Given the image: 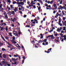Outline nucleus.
I'll return each mask as SVG.
<instances>
[{
	"instance_id": "ddd939ff",
	"label": "nucleus",
	"mask_w": 66,
	"mask_h": 66,
	"mask_svg": "<svg viewBox=\"0 0 66 66\" xmlns=\"http://www.w3.org/2000/svg\"><path fill=\"white\" fill-rule=\"evenodd\" d=\"M52 36H53V35H50V36H48L47 37H46V38L47 39L48 38H49L50 37H51Z\"/></svg>"
},
{
	"instance_id": "9d476101",
	"label": "nucleus",
	"mask_w": 66,
	"mask_h": 66,
	"mask_svg": "<svg viewBox=\"0 0 66 66\" xmlns=\"http://www.w3.org/2000/svg\"><path fill=\"white\" fill-rule=\"evenodd\" d=\"M3 57H4V58H6V55H5L4 54H3Z\"/></svg>"
},
{
	"instance_id": "4c0bfd02",
	"label": "nucleus",
	"mask_w": 66,
	"mask_h": 66,
	"mask_svg": "<svg viewBox=\"0 0 66 66\" xmlns=\"http://www.w3.org/2000/svg\"><path fill=\"white\" fill-rule=\"evenodd\" d=\"M38 10H40L41 9V7H39L38 8Z\"/></svg>"
},
{
	"instance_id": "a211bd4d",
	"label": "nucleus",
	"mask_w": 66,
	"mask_h": 66,
	"mask_svg": "<svg viewBox=\"0 0 66 66\" xmlns=\"http://www.w3.org/2000/svg\"><path fill=\"white\" fill-rule=\"evenodd\" d=\"M35 41H37V40H36L35 39H34V40H32V42L34 43H35Z\"/></svg>"
},
{
	"instance_id": "09e8293b",
	"label": "nucleus",
	"mask_w": 66,
	"mask_h": 66,
	"mask_svg": "<svg viewBox=\"0 0 66 66\" xmlns=\"http://www.w3.org/2000/svg\"><path fill=\"white\" fill-rule=\"evenodd\" d=\"M7 1L9 3H11V1L10 0H7Z\"/></svg>"
},
{
	"instance_id": "c85d7f7f",
	"label": "nucleus",
	"mask_w": 66,
	"mask_h": 66,
	"mask_svg": "<svg viewBox=\"0 0 66 66\" xmlns=\"http://www.w3.org/2000/svg\"><path fill=\"white\" fill-rule=\"evenodd\" d=\"M2 51H6V50L4 48H2Z\"/></svg>"
},
{
	"instance_id": "6e6552de",
	"label": "nucleus",
	"mask_w": 66,
	"mask_h": 66,
	"mask_svg": "<svg viewBox=\"0 0 66 66\" xmlns=\"http://www.w3.org/2000/svg\"><path fill=\"white\" fill-rule=\"evenodd\" d=\"M34 21L36 22V23H38V21H37V20L36 19H34Z\"/></svg>"
},
{
	"instance_id": "cd10ccee",
	"label": "nucleus",
	"mask_w": 66,
	"mask_h": 66,
	"mask_svg": "<svg viewBox=\"0 0 66 66\" xmlns=\"http://www.w3.org/2000/svg\"><path fill=\"white\" fill-rule=\"evenodd\" d=\"M26 27H27V28H30V26L29 25H27L26 26Z\"/></svg>"
},
{
	"instance_id": "4be33fe9",
	"label": "nucleus",
	"mask_w": 66,
	"mask_h": 66,
	"mask_svg": "<svg viewBox=\"0 0 66 66\" xmlns=\"http://www.w3.org/2000/svg\"><path fill=\"white\" fill-rule=\"evenodd\" d=\"M47 39H45V40H43V42H46V41H47Z\"/></svg>"
},
{
	"instance_id": "1a4fd4ad",
	"label": "nucleus",
	"mask_w": 66,
	"mask_h": 66,
	"mask_svg": "<svg viewBox=\"0 0 66 66\" xmlns=\"http://www.w3.org/2000/svg\"><path fill=\"white\" fill-rule=\"evenodd\" d=\"M16 20V19L15 18H14V19H13L12 20V21L13 22H14Z\"/></svg>"
},
{
	"instance_id": "4d7b16f0",
	"label": "nucleus",
	"mask_w": 66,
	"mask_h": 66,
	"mask_svg": "<svg viewBox=\"0 0 66 66\" xmlns=\"http://www.w3.org/2000/svg\"><path fill=\"white\" fill-rule=\"evenodd\" d=\"M27 17V15H24V18H26Z\"/></svg>"
},
{
	"instance_id": "2f4dec72",
	"label": "nucleus",
	"mask_w": 66,
	"mask_h": 66,
	"mask_svg": "<svg viewBox=\"0 0 66 66\" xmlns=\"http://www.w3.org/2000/svg\"><path fill=\"white\" fill-rule=\"evenodd\" d=\"M24 59H23L22 61V64H23V63H24Z\"/></svg>"
},
{
	"instance_id": "4468645a",
	"label": "nucleus",
	"mask_w": 66,
	"mask_h": 66,
	"mask_svg": "<svg viewBox=\"0 0 66 66\" xmlns=\"http://www.w3.org/2000/svg\"><path fill=\"white\" fill-rule=\"evenodd\" d=\"M5 19H8V16H7V15H5Z\"/></svg>"
},
{
	"instance_id": "f8f14e48",
	"label": "nucleus",
	"mask_w": 66,
	"mask_h": 66,
	"mask_svg": "<svg viewBox=\"0 0 66 66\" xmlns=\"http://www.w3.org/2000/svg\"><path fill=\"white\" fill-rule=\"evenodd\" d=\"M12 43L13 44H17V42L15 41H12Z\"/></svg>"
},
{
	"instance_id": "2eb2a0df",
	"label": "nucleus",
	"mask_w": 66,
	"mask_h": 66,
	"mask_svg": "<svg viewBox=\"0 0 66 66\" xmlns=\"http://www.w3.org/2000/svg\"><path fill=\"white\" fill-rule=\"evenodd\" d=\"M17 8L16 7H15V9L14 10V11L15 12H16L17 11V10L16 9Z\"/></svg>"
},
{
	"instance_id": "a18cd8bd",
	"label": "nucleus",
	"mask_w": 66,
	"mask_h": 66,
	"mask_svg": "<svg viewBox=\"0 0 66 66\" xmlns=\"http://www.w3.org/2000/svg\"><path fill=\"white\" fill-rule=\"evenodd\" d=\"M5 30H6V31H7V30H8V29H7V27H6Z\"/></svg>"
},
{
	"instance_id": "e433bc0d",
	"label": "nucleus",
	"mask_w": 66,
	"mask_h": 66,
	"mask_svg": "<svg viewBox=\"0 0 66 66\" xmlns=\"http://www.w3.org/2000/svg\"><path fill=\"white\" fill-rule=\"evenodd\" d=\"M2 37V39L4 40V41H5V40L4 39V38L3 37V36Z\"/></svg>"
},
{
	"instance_id": "f704fd0d",
	"label": "nucleus",
	"mask_w": 66,
	"mask_h": 66,
	"mask_svg": "<svg viewBox=\"0 0 66 66\" xmlns=\"http://www.w3.org/2000/svg\"><path fill=\"white\" fill-rule=\"evenodd\" d=\"M62 14L63 15H65V13L64 12V11H62Z\"/></svg>"
},
{
	"instance_id": "c03bdc74",
	"label": "nucleus",
	"mask_w": 66,
	"mask_h": 66,
	"mask_svg": "<svg viewBox=\"0 0 66 66\" xmlns=\"http://www.w3.org/2000/svg\"><path fill=\"white\" fill-rule=\"evenodd\" d=\"M8 65V63H5V66H7Z\"/></svg>"
},
{
	"instance_id": "f3484780",
	"label": "nucleus",
	"mask_w": 66,
	"mask_h": 66,
	"mask_svg": "<svg viewBox=\"0 0 66 66\" xmlns=\"http://www.w3.org/2000/svg\"><path fill=\"white\" fill-rule=\"evenodd\" d=\"M14 57H17V56H19L17 54H16V55H14Z\"/></svg>"
},
{
	"instance_id": "f03ea898",
	"label": "nucleus",
	"mask_w": 66,
	"mask_h": 66,
	"mask_svg": "<svg viewBox=\"0 0 66 66\" xmlns=\"http://www.w3.org/2000/svg\"><path fill=\"white\" fill-rule=\"evenodd\" d=\"M61 38H63V37H64V39L66 41V35H64L63 36H60Z\"/></svg>"
},
{
	"instance_id": "423d86ee",
	"label": "nucleus",
	"mask_w": 66,
	"mask_h": 66,
	"mask_svg": "<svg viewBox=\"0 0 66 66\" xmlns=\"http://www.w3.org/2000/svg\"><path fill=\"white\" fill-rule=\"evenodd\" d=\"M40 35L41 36V37H40V39H42V38H43V34H40Z\"/></svg>"
},
{
	"instance_id": "dca6fc26",
	"label": "nucleus",
	"mask_w": 66,
	"mask_h": 66,
	"mask_svg": "<svg viewBox=\"0 0 66 66\" xmlns=\"http://www.w3.org/2000/svg\"><path fill=\"white\" fill-rule=\"evenodd\" d=\"M12 40H15V37L14 36V37H12Z\"/></svg>"
},
{
	"instance_id": "79ce46f5",
	"label": "nucleus",
	"mask_w": 66,
	"mask_h": 66,
	"mask_svg": "<svg viewBox=\"0 0 66 66\" xmlns=\"http://www.w3.org/2000/svg\"><path fill=\"white\" fill-rule=\"evenodd\" d=\"M14 32H15V33L14 34V35H15L16 34V33H17V31H14L13 32V33H14Z\"/></svg>"
},
{
	"instance_id": "ea45409f",
	"label": "nucleus",
	"mask_w": 66,
	"mask_h": 66,
	"mask_svg": "<svg viewBox=\"0 0 66 66\" xmlns=\"http://www.w3.org/2000/svg\"><path fill=\"white\" fill-rule=\"evenodd\" d=\"M9 38V37H5V38L6 39H7Z\"/></svg>"
},
{
	"instance_id": "774afa93",
	"label": "nucleus",
	"mask_w": 66,
	"mask_h": 66,
	"mask_svg": "<svg viewBox=\"0 0 66 66\" xmlns=\"http://www.w3.org/2000/svg\"><path fill=\"white\" fill-rule=\"evenodd\" d=\"M8 66H11V65L10 64H9L8 63Z\"/></svg>"
},
{
	"instance_id": "bb28decb",
	"label": "nucleus",
	"mask_w": 66,
	"mask_h": 66,
	"mask_svg": "<svg viewBox=\"0 0 66 66\" xmlns=\"http://www.w3.org/2000/svg\"><path fill=\"white\" fill-rule=\"evenodd\" d=\"M33 1L32 0L31 2V4L33 5Z\"/></svg>"
},
{
	"instance_id": "13d9d810",
	"label": "nucleus",
	"mask_w": 66,
	"mask_h": 66,
	"mask_svg": "<svg viewBox=\"0 0 66 66\" xmlns=\"http://www.w3.org/2000/svg\"><path fill=\"white\" fill-rule=\"evenodd\" d=\"M36 45H37V46H39V43H36Z\"/></svg>"
},
{
	"instance_id": "49530a36",
	"label": "nucleus",
	"mask_w": 66,
	"mask_h": 66,
	"mask_svg": "<svg viewBox=\"0 0 66 66\" xmlns=\"http://www.w3.org/2000/svg\"><path fill=\"white\" fill-rule=\"evenodd\" d=\"M45 44H46V45H48V42H45Z\"/></svg>"
},
{
	"instance_id": "aec40b11",
	"label": "nucleus",
	"mask_w": 66,
	"mask_h": 66,
	"mask_svg": "<svg viewBox=\"0 0 66 66\" xmlns=\"http://www.w3.org/2000/svg\"><path fill=\"white\" fill-rule=\"evenodd\" d=\"M59 15V12H58L56 13V16H57V17H58Z\"/></svg>"
},
{
	"instance_id": "37998d69",
	"label": "nucleus",
	"mask_w": 66,
	"mask_h": 66,
	"mask_svg": "<svg viewBox=\"0 0 66 66\" xmlns=\"http://www.w3.org/2000/svg\"><path fill=\"white\" fill-rule=\"evenodd\" d=\"M65 8V6H63V7H61V9H63V8Z\"/></svg>"
},
{
	"instance_id": "473e14b6",
	"label": "nucleus",
	"mask_w": 66,
	"mask_h": 66,
	"mask_svg": "<svg viewBox=\"0 0 66 66\" xmlns=\"http://www.w3.org/2000/svg\"><path fill=\"white\" fill-rule=\"evenodd\" d=\"M40 42H43V41H41V40H39L38 41V43H40Z\"/></svg>"
},
{
	"instance_id": "20e7f679",
	"label": "nucleus",
	"mask_w": 66,
	"mask_h": 66,
	"mask_svg": "<svg viewBox=\"0 0 66 66\" xmlns=\"http://www.w3.org/2000/svg\"><path fill=\"white\" fill-rule=\"evenodd\" d=\"M12 15V12L11 11H9L8 12V15L9 16H11Z\"/></svg>"
},
{
	"instance_id": "8fccbe9b",
	"label": "nucleus",
	"mask_w": 66,
	"mask_h": 66,
	"mask_svg": "<svg viewBox=\"0 0 66 66\" xmlns=\"http://www.w3.org/2000/svg\"><path fill=\"white\" fill-rule=\"evenodd\" d=\"M21 5H24V3L23 2H22V3L21 4Z\"/></svg>"
},
{
	"instance_id": "bf43d9fd",
	"label": "nucleus",
	"mask_w": 66,
	"mask_h": 66,
	"mask_svg": "<svg viewBox=\"0 0 66 66\" xmlns=\"http://www.w3.org/2000/svg\"><path fill=\"white\" fill-rule=\"evenodd\" d=\"M10 10H11V8L10 7L8 8V11H10Z\"/></svg>"
},
{
	"instance_id": "864d4df0",
	"label": "nucleus",
	"mask_w": 66,
	"mask_h": 66,
	"mask_svg": "<svg viewBox=\"0 0 66 66\" xmlns=\"http://www.w3.org/2000/svg\"><path fill=\"white\" fill-rule=\"evenodd\" d=\"M61 33H64V32L63 30H62L61 32Z\"/></svg>"
},
{
	"instance_id": "69168bd1",
	"label": "nucleus",
	"mask_w": 66,
	"mask_h": 66,
	"mask_svg": "<svg viewBox=\"0 0 66 66\" xmlns=\"http://www.w3.org/2000/svg\"><path fill=\"white\" fill-rule=\"evenodd\" d=\"M33 7L34 9H36V6H35V5Z\"/></svg>"
},
{
	"instance_id": "338daca9",
	"label": "nucleus",
	"mask_w": 66,
	"mask_h": 66,
	"mask_svg": "<svg viewBox=\"0 0 66 66\" xmlns=\"http://www.w3.org/2000/svg\"><path fill=\"white\" fill-rule=\"evenodd\" d=\"M21 10H22V11H24V8L21 9Z\"/></svg>"
},
{
	"instance_id": "412c9836",
	"label": "nucleus",
	"mask_w": 66,
	"mask_h": 66,
	"mask_svg": "<svg viewBox=\"0 0 66 66\" xmlns=\"http://www.w3.org/2000/svg\"><path fill=\"white\" fill-rule=\"evenodd\" d=\"M51 37V39H54V37H53V36H52Z\"/></svg>"
},
{
	"instance_id": "5fc2aeb1",
	"label": "nucleus",
	"mask_w": 66,
	"mask_h": 66,
	"mask_svg": "<svg viewBox=\"0 0 66 66\" xmlns=\"http://www.w3.org/2000/svg\"><path fill=\"white\" fill-rule=\"evenodd\" d=\"M59 35H60V36H63V35L62 34V33H61V32Z\"/></svg>"
},
{
	"instance_id": "de8ad7c7",
	"label": "nucleus",
	"mask_w": 66,
	"mask_h": 66,
	"mask_svg": "<svg viewBox=\"0 0 66 66\" xmlns=\"http://www.w3.org/2000/svg\"><path fill=\"white\" fill-rule=\"evenodd\" d=\"M10 8L11 9H13V6L12 5H10Z\"/></svg>"
},
{
	"instance_id": "39448f33",
	"label": "nucleus",
	"mask_w": 66,
	"mask_h": 66,
	"mask_svg": "<svg viewBox=\"0 0 66 66\" xmlns=\"http://www.w3.org/2000/svg\"><path fill=\"white\" fill-rule=\"evenodd\" d=\"M0 28H1V31H3V30H4V29H3V27H0Z\"/></svg>"
},
{
	"instance_id": "f257e3e1",
	"label": "nucleus",
	"mask_w": 66,
	"mask_h": 66,
	"mask_svg": "<svg viewBox=\"0 0 66 66\" xmlns=\"http://www.w3.org/2000/svg\"><path fill=\"white\" fill-rule=\"evenodd\" d=\"M51 49H52V48H51L50 49H48V50L47 52L46 51H45V52L46 53H49L50 52V51H51ZM49 50L50 51H49Z\"/></svg>"
},
{
	"instance_id": "e2e57ef3",
	"label": "nucleus",
	"mask_w": 66,
	"mask_h": 66,
	"mask_svg": "<svg viewBox=\"0 0 66 66\" xmlns=\"http://www.w3.org/2000/svg\"><path fill=\"white\" fill-rule=\"evenodd\" d=\"M65 20V17H64L63 18V20Z\"/></svg>"
},
{
	"instance_id": "680f3d73",
	"label": "nucleus",
	"mask_w": 66,
	"mask_h": 66,
	"mask_svg": "<svg viewBox=\"0 0 66 66\" xmlns=\"http://www.w3.org/2000/svg\"><path fill=\"white\" fill-rule=\"evenodd\" d=\"M61 40V42H64V40L63 39V38Z\"/></svg>"
},
{
	"instance_id": "0e129e2a",
	"label": "nucleus",
	"mask_w": 66,
	"mask_h": 66,
	"mask_svg": "<svg viewBox=\"0 0 66 66\" xmlns=\"http://www.w3.org/2000/svg\"><path fill=\"white\" fill-rule=\"evenodd\" d=\"M37 4V5H39V6H40V4H39V3H38Z\"/></svg>"
},
{
	"instance_id": "72a5a7b5",
	"label": "nucleus",
	"mask_w": 66,
	"mask_h": 66,
	"mask_svg": "<svg viewBox=\"0 0 66 66\" xmlns=\"http://www.w3.org/2000/svg\"><path fill=\"white\" fill-rule=\"evenodd\" d=\"M62 1H62V0H61V1L60 2V4H62Z\"/></svg>"
},
{
	"instance_id": "a878e982",
	"label": "nucleus",
	"mask_w": 66,
	"mask_h": 66,
	"mask_svg": "<svg viewBox=\"0 0 66 66\" xmlns=\"http://www.w3.org/2000/svg\"><path fill=\"white\" fill-rule=\"evenodd\" d=\"M12 3L13 4H14L15 3H16V1H14V2H13Z\"/></svg>"
},
{
	"instance_id": "c9c22d12",
	"label": "nucleus",
	"mask_w": 66,
	"mask_h": 66,
	"mask_svg": "<svg viewBox=\"0 0 66 66\" xmlns=\"http://www.w3.org/2000/svg\"><path fill=\"white\" fill-rule=\"evenodd\" d=\"M2 37V39L4 40V41H5V40L4 39V38L3 37V36Z\"/></svg>"
},
{
	"instance_id": "9b49d317",
	"label": "nucleus",
	"mask_w": 66,
	"mask_h": 66,
	"mask_svg": "<svg viewBox=\"0 0 66 66\" xmlns=\"http://www.w3.org/2000/svg\"><path fill=\"white\" fill-rule=\"evenodd\" d=\"M2 64H4L5 63H6V62L5 61H3L2 62Z\"/></svg>"
},
{
	"instance_id": "603ef678",
	"label": "nucleus",
	"mask_w": 66,
	"mask_h": 66,
	"mask_svg": "<svg viewBox=\"0 0 66 66\" xmlns=\"http://www.w3.org/2000/svg\"><path fill=\"white\" fill-rule=\"evenodd\" d=\"M22 58H23V59H26V57H24V56H23Z\"/></svg>"
},
{
	"instance_id": "b1692460",
	"label": "nucleus",
	"mask_w": 66,
	"mask_h": 66,
	"mask_svg": "<svg viewBox=\"0 0 66 66\" xmlns=\"http://www.w3.org/2000/svg\"><path fill=\"white\" fill-rule=\"evenodd\" d=\"M3 43H0V46H3Z\"/></svg>"
},
{
	"instance_id": "393cba45",
	"label": "nucleus",
	"mask_w": 66,
	"mask_h": 66,
	"mask_svg": "<svg viewBox=\"0 0 66 66\" xmlns=\"http://www.w3.org/2000/svg\"><path fill=\"white\" fill-rule=\"evenodd\" d=\"M0 9L1 10H4V9H3V8H2V7L0 6Z\"/></svg>"
},
{
	"instance_id": "0eeeda50",
	"label": "nucleus",
	"mask_w": 66,
	"mask_h": 66,
	"mask_svg": "<svg viewBox=\"0 0 66 66\" xmlns=\"http://www.w3.org/2000/svg\"><path fill=\"white\" fill-rule=\"evenodd\" d=\"M54 40L55 42H59V43H60V42H59V40H56V39H55Z\"/></svg>"
},
{
	"instance_id": "6ab92c4d",
	"label": "nucleus",
	"mask_w": 66,
	"mask_h": 66,
	"mask_svg": "<svg viewBox=\"0 0 66 66\" xmlns=\"http://www.w3.org/2000/svg\"><path fill=\"white\" fill-rule=\"evenodd\" d=\"M12 14H13V15H14L15 14V12L14 11H12L11 12Z\"/></svg>"
},
{
	"instance_id": "6e6d98bb",
	"label": "nucleus",
	"mask_w": 66,
	"mask_h": 66,
	"mask_svg": "<svg viewBox=\"0 0 66 66\" xmlns=\"http://www.w3.org/2000/svg\"><path fill=\"white\" fill-rule=\"evenodd\" d=\"M42 44L43 45H45V46H46V44H45V43H43Z\"/></svg>"
},
{
	"instance_id": "7ed1b4c3",
	"label": "nucleus",
	"mask_w": 66,
	"mask_h": 66,
	"mask_svg": "<svg viewBox=\"0 0 66 66\" xmlns=\"http://www.w3.org/2000/svg\"><path fill=\"white\" fill-rule=\"evenodd\" d=\"M12 61H14V62H15V61H17V59H13V58H12Z\"/></svg>"
},
{
	"instance_id": "3c124183",
	"label": "nucleus",
	"mask_w": 66,
	"mask_h": 66,
	"mask_svg": "<svg viewBox=\"0 0 66 66\" xmlns=\"http://www.w3.org/2000/svg\"><path fill=\"white\" fill-rule=\"evenodd\" d=\"M19 12L20 13V14H22V12L21 11H19Z\"/></svg>"
},
{
	"instance_id": "58836bf2",
	"label": "nucleus",
	"mask_w": 66,
	"mask_h": 66,
	"mask_svg": "<svg viewBox=\"0 0 66 66\" xmlns=\"http://www.w3.org/2000/svg\"><path fill=\"white\" fill-rule=\"evenodd\" d=\"M59 24H60V26H62V24L61 23H59Z\"/></svg>"
},
{
	"instance_id": "7c9ffc66",
	"label": "nucleus",
	"mask_w": 66,
	"mask_h": 66,
	"mask_svg": "<svg viewBox=\"0 0 66 66\" xmlns=\"http://www.w3.org/2000/svg\"><path fill=\"white\" fill-rule=\"evenodd\" d=\"M13 49H15V48L14 47H13L12 48L10 49V50H11V51H12V50H13Z\"/></svg>"
},
{
	"instance_id": "c756f323",
	"label": "nucleus",
	"mask_w": 66,
	"mask_h": 66,
	"mask_svg": "<svg viewBox=\"0 0 66 66\" xmlns=\"http://www.w3.org/2000/svg\"><path fill=\"white\" fill-rule=\"evenodd\" d=\"M53 1H51L50 2V3L51 4H52V3H53Z\"/></svg>"
},
{
	"instance_id": "052dcab7",
	"label": "nucleus",
	"mask_w": 66,
	"mask_h": 66,
	"mask_svg": "<svg viewBox=\"0 0 66 66\" xmlns=\"http://www.w3.org/2000/svg\"><path fill=\"white\" fill-rule=\"evenodd\" d=\"M56 4H55L53 5L54 7H55V6H56Z\"/></svg>"
},
{
	"instance_id": "5701e85b",
	"label": "nucleus",
	"mask_w": 66,
	"mask_h": 66,
	"mask_svg": "<svg viewBox=\"0 0 66 66\" xmlns=\"http://www.w3.org/2000/svg\"><path fill=\"white\" fill-rule=\"evenodd\" d=\"M45 5L46 6V7H48V5L47 3L45 4Z\"/></svg>"
},
{
	"instance_id": "a19ab883",
	"label": "nucleus",
	"mask_w": 66,
	"mask_h": 66,
	"mask_svg": "<svg viewBox=\"0 0 66 66\" xmlns=\"http://www.w3.org/2000/svg\"><path fill=\"white\" fill-rule=\"evenodd\" d=\"M14 62H15L14 63V64L15 65H16L17 64V61H15Z\"/></svg>"
}]
</instances>
